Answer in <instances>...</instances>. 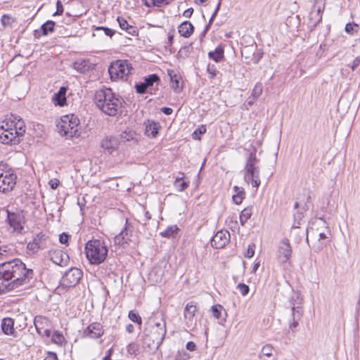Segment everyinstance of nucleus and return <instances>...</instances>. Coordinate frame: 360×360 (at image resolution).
<instances>
[{
    "instance_id": "1a4fd4ad",
    "label": "nucleus",
    "mask_w": 360,
    "mask_h": 360,
    "mask_svg": "<svg viewBox=\"0 0 360 360\" xmlns=\"http://www.w3.org/2000/svg\"><path fill=\"white\" fill-rule=\"evenodd\" d=\"M134 226L129 223L128 219H126L124 229L115 237V243L119 245L124 246L132 241Z\"/></svg>"
},
{
    "instance_id": "f704fd0d",
    "label": "nucleus",
    "mask_w": 360,
    "mask_h": 360,
    "mask_svg": "<svg viewBox=\"0 0 360 360\" xmlns=\"http://www.w3.org/2000/svg\"><path fill=\"white\" fill-rule=\"evenodd\" d=\"M179 231V228L176 225H172L168 226L164 231L160 233L162 237L169 238L173 237L175 233Z\"/></svg>"
},
{
    "instance_id": "4c0bfd02",
    "label": "nucleus",
    "mask_w": 360,
    "mask_h": 360,
    "mask_svg": "<svg viewBox=\"0 0 360 360\" xmlns=\"http://www.w3.org/2000/svg\"><path fill=\"white\" fill-rule=\"evenodd\" d=\"M251 215L252 211L250 208L247 207L243 210L240 214V221L241 224L244 225V224L251 217Z\"/></svg>"
},
{
    "instance_id": "f257e3e1",
    "label": "nucleus",
    "mask_w": 360,
    "mask_h": 360,
    "mask_svg": "<svg viewBox=\"0 0 360 360\" xmlns=\"http://www.w3.org/2000/svg\"><path fill=\"white\" fill-rule=\"evenodd\" d=\"M34 276L20 259H14L0 264V295L28 284Z\"/></svg>"
},
{
    "instance_id": "bf43d9fd",
    "label": "nucleus",
    "mask_w": 360,
    "mask_h": 360,
    "mask_svg": "<svg viewBox=\"0 0 360 360\" xmlns=\"http://www.w3.org/2000/svg\"><path fill=\"white\" fill-rule=\"evenodd\" d=\"M359 65H360V56H357L352 62L351 69L354 70Z\"/></svg>"
},
{
    "instance_id": "13d9d810",
    "label": "nucleus",
    "mask_w": 360,
    "mask_h": 360,
    "mask_svg": "<svg viewBox=\"0 0 360 360\" xmlns=\"http://www.w3.org/2000/svg\"><path fill=\"white\" fill-rule=\"evenodd\" d=\"M59 241L62 244H68V233L63 232L59 236Z\"/></svg>"
},
{
    "instance_id": "ea45409f",
    "label": "nucleus",
    "mask_w": 360,
    "mask_h": 360,
    "mask_svg": "<svg viewBox=\"0 0 360 360\" xmlns=\"http://www.w3.org/2000/svg\"><path fill=\"white\" fill-rule=\"evenodd\" d=\"M182 179L183 176L176 177L174 181V186H176L179 191H183L188 186V183L183 181Z\"/></svg>"
},
{
    "instance_id": "5fc2aeb1",
    "label": "nucleus",
    "mask_w": 360,
    "mask_h": 360,
    "mask_svg": "<svg viewBox=\"0 0 360 360\" xmlns=\"http://www.w3.org/2000/svg\"><path fill=\"white\" fill-rule=\"evenodd\" d=\"M255 247V245L254 244L249 245L248 248L247 249V251L244 255L245 257L250 258L254 256Z\"/></svg>"
},
{
    "instance_id": "473e14b6",
    "label": "nucleus",
    "mask_w": 360,
    "mask_h": 360,
    "mask_svg": "<svg viewBox=\"0 0 360 360\" xmlns=\"http://www.w3.org/2000/svg\"><path fill=\"white\" fill-rule=\"evenodd\" d=\"M160 77L157 74H152L145 77L144 82L148 89L151 91L153 89V84L160 82Z\"/></svg>"
},
{
    "instance_id": "2f4dec72",
    "label": "nucleus",
    "mask_w": 360,
    "mask_h": 360,
    "mask_svg": "<svg viewBox=\"0 0 360 360\" xmlns=\"http://www.w3.org/2000/svg\"><path fill=\"white\" fill-rule=\"evenodd\" d=\"M15 135L17 138L22 136L25 132V125L21 119H19L18 122L14 124V128H13Z\"/></svg>"
},
{
    "instance_id": "f8f14e48",
    "label": "nucleus",
    "mask_w": 360,
    "mask_h": 360,
    "mask_svg": "<svg viewBox=\"0 0 360 360\" xmlns=\"http://www.w3.org/2000/svg\"><path fill=\"white\" fill-rule=\"evenodd\" d=\"M82 126L80 124L79 117L72 114L69 117V137L80 139L82 137Z\"/></svg>"
},
{
    "instance_id": "09e8293b",
    "label": "nucleus",
    "mask_w": 360,
    "mask_h": 360,
    "mask_svg": "<svg viewBox=\"0 0 360 360\" xmlns=\"http://www.w3.org/2000/svg\"><path fill=\"white\" fill-rule=\"evenodd\" d=\"M131 36H138L139 30L136 26L129 25L125 30Z\"/></svg>"
},
{
    "instance_id": "5701e85b",
    "label": "nucleus",
    "mask_w": 360,
    "mask_h": 360,
    "mask_svg": "<svg viewBox=\"0 0 360 360\" xmlns=\"http://www.w3.org/2000/svg\"><path fill=\"white\" fill-rule=\"evenodd\" d=\"M68 115H65L56 120V131L61 136L68 134Z\"/></svg>"
},
{
    "instance_id": "393cba45",
    "label": "nucleus",
    "mask_w": 360,
    "mask_h": 360,
    "mask_svg": "<svg viewBox=\"0 0 360 360\" xmlns=\"http://www.w3.org/2000/svg\"><path fill=\"white\" fill-rule=\"evenodd\" d=\"M68 87L65 86H61L58 93L55 94L53 96V102L56 105L64 106L66 104V92Z\"/></svg>"
},
{
    "instance_id": "4be33fe9",
    "label": "nucleus",
    "mask_w": 360,
    "mask_h": 360,
    "mask_svg": "<svg viewBox=\"0 0 360 360\" xmlns=\"http://www.w3.org/2000/svg\"><path fill=\"white\" fill-rule=\"evenodd\" d=\"M72 68L79 73H84L92 68V63L89 60L80 58L73 63Z\"/></svg>"
},
{
    "instance_id": "338daca9",
    "label": "nucleus",
    "mask_w": 360,
    "mask_h": 360,
    "mask_svg": "<svg viewBox=\"0 0 360 360\" xmlns=\"http://www.w3.org/2000/svg\"><path fill=\"white\" fill-rule=\"evenodd\" d=\"M44 360H58L57 356L55 353L49 352V356Z\"/></svg>"
},
{
    "instance_id": "a211bd4d",
    "label": "nucleus",
    "mask_w": 360,
    "mask_h": 360,
    "mask_svg": "<svg viewBox=\"0 0 360 360\" xmlns=\"http://www.w3.org/2000/svg\"><path fill=\"white\" fill-rule=\"evenodd\" d=\"M51 260L56 264L60 266H66L68 265V253L64 252L62 250L56 249L49 252Z\"/></svg>"
},
{
    "instance_id": "052dcab7",
    "label": "nucleus",
    "mask_w": 360,
    "mask_h": 360,
    "mask_svg": "<svg viewBox=\"0 0 360 360\" xmlns=\"http://www.w3.org/2000/svg\"><path fill=\"white\" fill-rule=\"evenodd\" d=\"M186 348L189 351H194L196 349V345L192 341H189L186 345Z\"/></svg>"
},
{
    "instance_id": "cd10ccee",
    "label": "nucleus",
    "mask_w": 360,
    "mask_h": 360,
    "mask_svg": "<svg viewBox=\"0 0 360 360\" xmlns=\"http://www.w3.org/2000/svg\"><path fill=\"white\" fill-rule=\"evenodd\" d=\"M14 326V320L11 318H4L1 321V329L4 334L6 335H15V330L13 328Z\"/></svg>"
},
{
    "instance_id": "20e7f679",
    "label": "nucleus",
    "mask_w": 360,
    "mask_h": 360,
    "mask_svg": "<svg viewBox=\"0 0 360 360\" xmlns=\"http://www.w3.org/2000/svg\"><path fill=\"white\" fill-rule=\"evenodd\" d=\"M108 252V248L103 240L92 239L86 243V257L91 264L103 263L107 257Z\"/></svg>"
},
{
    "instance_id": "8fccbe9b",
    "label": "nucleus",
    "mask_w": 360,
    "mask_h": 360,
    "mask_svg": "<svg viewBox=\"0 0 360 360\" xmlns=\"http://www.w3.org/2000/svg\"><path fill=\"white\" fill-rule=\"evenodd\" d=\"M117 20L119 23L120 27L124 31L126 30L127 27L129 25L128 22L122 17H120V16L117 17Z\"/></svg>"
},
{
    "instance_id": "58836bf2",
    "label": "nucleus",
    "mask_w": 360,
    "mask_h": 360,
    "mask_svg": "<svg viewBox=\"0 0 360 360\" xmlns=\"http://www.w3.org/2000/svg\"><path fill=\"white\" fill-rule=\"evenodd\" d=\"M128 317L131 321L139 324V326H141L142 319H141V316L139 314V313H137L136 311H134V310L129 311Z\"/></svg>"
},
{
    "instance_id": "a878e982",
    "label": "nucleus",
    "mask_w": 360,
    "mask_h": 360,
    "mask_svg": "<svg viewBox=\"0 0 360 360\" xmlns=\"http://www.w3.org/2000/svg\"><path fill=\"white\" fill-rule=\"evenodd\" d=\"M178 31L181 36L188 38L194 31V26L190 21H184L178 27Z\"/></svg>"
},
{
    "instance_id": "aec40b11",
    "label": "nucleus",
    "mask_w": 360,
    "mask_h": 360,
    "mask_svg": "<svg viewBox=\"0 0 360 360\" xmlns=\"http://www.w3.org/2000/svg\"><path fill=\"white\" fill-rule=\"evenodd\" d=\"M196 311L197 307L193 302H190L186 304L184 315L187 326H190L193 325Z\"/></svg>"
},
{
    "instance_id": "a19ab883",
    "label": "nucleus",
    "mask_w": 360,
    "mask_h": 360,
    "mask_svg": "<svg viewBox=\"0 0 360 360\" xmlns=\"http://www.w3.org/2000/svg\"><path fill=\"white\" fill-rule=\"evenodd\" d=\"M67 276H68V271H65L63 274L62 279L60 280V286H58V288L56 289L58 291V293H60L63 290L67 291V290H66V288L68 286L67 283H66V282H68Z\"/></svg>"
},
{
    "instance_id": "de8ad7c7",
    "label": "nucleus",
    "mask_w": 360,
    "mask_h": 360,
    "mask_svg": "<svg viewBox=\"0 0 360 360\" xmlns=\"http://www.w3.org/2000/svg\"><path fill=\"white\" fill-rule=\"evenodd\" d=\"M237 288L239 290L243 296L247 295L250 291L249 286L245 283H239L237 286Z\"/></svg>"
},
{
    "instance_id": "7c9ffc66",
    "label": "nucleus",
    "mask_w": 360,
    "mask_h": 360,
    "mask_svg": "<svg viewBox=\"0 0 360 360\" xmlns=\"http://www.w3.org/2000/svg\"><path fill=\"white\" fill-rule=\"evenodd\" d=\"M233 191H235L236 194H234L232 197L233 201L236 205L241 204L243 200L245 198V192L244 191V188L242 187L235 186H233Z\"/></svg>"
},
{
    "instance_id": "e433bc0d",
    "label": "nucleus",
    "mask_w": 360,
    "mask_h": 360,
    "mask_svg": "<svg viewBox=\"0 0 360 360\" xmlns=\"http://www.w3.org/2000/svg\"><path fill=\"white\" fill-rule=\"evenodd\" d=\"M51 336L52 341L56 344L61 345L65 341V338L63 335L58 331H54L53 333H51Z\"/></svg>"
},
{
    "instance_id": "9b49d317",
    "label": "nucleus",
    "mask_w": 360,
    "mask_h": 360,
    "mask_svg": "<svg viewBox=\"0 0 360 360\" xmlns=\"http://www.w3.org/2000/svg\"><path fill=\"white\" fill-rule=\"evenodd\" d=\"M6 221L10 225V227L13 229V231L16 233H22V231L24 229L22 225V215L20 213L11 212L9 210H6Z\"/></svg>"
},
{
    "instance_id": "dca6fc26",
    "label": "nucleus",
    "mask_w": 360,
    "mask_h": 360,
    "mask_svg": "<svg viewBox=\"0 0 360 360\" xmlns=\"http://www.w3.org/2000/svg\"><path fill=\"white\" fill-rule=\"evenodd\" d=\"M104 333L103 326L98 322H94L86 327L83 332V336L93 339L101 338Z\"/></svg>"
},
{
    "instance_id": "6e6d98bb",
    "label": "nucleus",
    "mask_w": 360,
    "mask_h": 360,
    "mask_svg": "<svg viewBox=\"0 0 360 360\" xmlns=\"http://www.w3.org/2000/svg\"><path fill=\"white\" fill-rule=\"evenodd\" d=\"M206 131V128L204 126H202L200 128H198L194 131L193 133V138L194 139H199L200 137L197 136L198 134H203Z\"/></svg>"
},
{
    "instance_id": "69168bd1",
    "label": "nucleus",
    "mask_w": 360,
    "mask_h": 360,
    "mask_svg": "<svg viewBox=\"0 0 360 360\" xmlns=\"http://www.w3.org/2000/svg\"><path fill=\"white\" fill-rule=\"evenodd\" d=\"M310 200H311V196L309 195H308L307 197V201H306L304 207H302V209L304 211L308 210L309 209V204L310 203Z\"/></svg>"
},
{
    "instance_id": "c756f323",
    "label": "nucleus",
    "mask_w": 360,
    "mask_h": 360,
    "mask_svg": "<svg viewBox=\"0 0 360 360\" xmlns=\"http://www.w3.org/2000/svg\"><path fill=\"white\" fill-rule=\"evenodd\" d=\"M139 138V135L131 129H126L120 134V140L122 141H137Z\"/></svg>"
},
{
    "instance_id": "39448f33",
    "label": "nucleus",
    "mask_w": 360,
    "mask_h": 360,
    "mask_svg": "<svg viewBox=\"0 0 360 360\" xmlns=\"http://www.w3.org/2000/svg\"><path fill=\"white\" fill-rule=\"evenodd\" d=\"M259 160L256 157L255 152H251L247 159L245 166V181L251 184L252 187L257 188L260 184L259 168L257 166Z\"/></svg>"
},
{
    "instance_id": "a18cd8bd",
    "label": "nucleus",
    "mask_w": 360,
    "mask_h": 360,
    "mask_svg": "<svg viewBox=\"0 0 360 360\" xmlns=\"http://www.w3.org/2000/svg\"><path fill=\"white\" fill-rule=\"evenodd\" d=\"M27 249L32 252H37L40 248L39 240L35 238L32 242H30L27 246Z\"/></svg>"
},
{
    "instance_id": "4d7b16f0",
    "label": "nucleus",
    "mask_w": 360,
    "mask_h": 360,
    "mask_svg": "<svg viewBox=\"0 0 360 360\" xmlns=\"http://www.w3.org/2000/svg\"><path fill=\"white\" fill-rule=\"evenodd\" d=\"M1 22L4 26L9 25H11V17L8 15H4L1 17Z\"/></svg>"
},
{
    "instance_id": "9d476101",
    "label": "nucleus",
    "mask_w": 360,
    "mask_h": 360,
    "mask_svg": "<svg viewBox=\"0 0 360 360\" xmlns=\"http://www.w3.org/2000/svg\"><path fill=\"white\" fill-rule=\"evenodd\" d=\"M34 324L37 332L41 336L51 337V323L49 320L43 316H36L34 319Z\"/></svg>"
},
{
    "instance_id": "774afa93",
    "label": "nucleus",
    "mask_w": 360,
    "mask_h": 360,
    "mask_svg": "<svg viewBox=\"0 0 360 360\" xmlns=\"http://www.w3.org/2000/svg\"><path fill=\"white\" fill-rule=\"evenodd\" d=\"M126 330L128 333H132L134 331V326L131 323H129L127 325Z\"/></svg>"
},
{
    "instance_id": "680f3d73",
    "label": "nucleus",
    "mask_w": 360,
    "mask_h": 360,
    "mask_svg": "<svg viewBox=\"0 0 360 360\" xmlns=\"http://www.w3.org/2000/svg\"><path fill=\"white\" fill-rule=\"evenodd\" d=\"M56 6H57V10L56 11V13H54V15H59L60 13H63V6L61 4V1H58L56 2Z\"/></svg>"
},
{
    "instance_id": "f3484780",
    "label": "nucleus",
    "mask_w": 360,
    "mask_h": 360,
    "mask_svg": "<svg viewBox=\"0 0 360 360\" xmlns=\"http://www.w3.org/2000/svg\"><path fill=\"white\" fill-rule=\"evenodd\" d=\"M120 145L119 140L115 136H106L101 141V147L105 153L112 154L117 151Z\"/></svg>"
},
{
    "instance_id": "e2e57ef3",
    "label": "nucleus",
    "mask_w": 360,
    "mask_h": 360,
    "mask_svg": "<svg viewBox=\"0 0 360 360\" xmlns=\"http://www.w3.org/2000/svg\"><path fill=\"white\" fill-rule=\"evenodd\" d=\"M193 8H189L186 9V11H184L183 15L187 18H189L193 15Z\"/></svg>"
},
{
    "instance_id": "f03ea898",
    "label": "nucleus",
    "mask_w": 360,
    "mask_h": 360,
    "mask_svg": "<svg viewBox=\"0 0 360 360\" xmlns=\"http://www.w3.org/2000/svg\"><path fill=\"white\" fill-rule=\"evenodd\" d=\"M167 333L166 321L150 319L146 325L141 338L142 347L148 352L155 353L162 345Z\"/></svg>"
},
{
    "instance_id": "7ed1b4c3",
    "label": "nucleus",
    "mask_w": 360,
    "mask_h": 360,
    "mask_svg": "<svg viewBox=\"0 0 360 360\" xmlns=\"http://www.w3.org/2000/svg\"><path fill=\"white\" fill-rule=\"evenodd\" d=\"M94 100L96 107L105 115L116 116L121 112L123 99L110 88L103 86L97 90Z\"/></svg>"
},
{
    "instance_id": "412c9836",
    "label": "nucleus",
    "mask_w": 360,
    "mask_h": 360,
    "mask_svg": "<svg viewBox=\"0 0 360 360\" xmlns=\"http://www.w3.org/2000/svg\"><path fill=\"white\" fill-rule=\"evenodd\" d=\"M168 75L170 77L171 86L176 93H180L183 89L181 75L176 74L174 70H168Z\"/></svg>"
},
{
    "instance_id": "864d4df0",
    "label": "nucleus",
    "mask_w": 360,
    "mask_h": 360,
    "mask_svg": "<svg viewBox=\"0 0 360 360\" xmlns=\"http://www.w3.org/2000/svg\"><path fill=\"white\" fill-rule=\"evenodd\" d=\"M354 27H358V25L354 22H348L345 25V30L347 33L352 34Z\"/></svg>"
},
{
    "instance_id": "49530a36",
    "label": "nucleus",
    "mask_w": 360,
    "mask_h": 360,
    "mask_svg": "<svg viewBox=\"0 0 360 360\" xmlns=\"http://www.w3.org/2000/svg\"><path fill=\"white\" fill-rule=\"evenodd\" d=\"M207 72L210 75V78L213 79L217 75V68L214 65L209 63L207 66Z\"/></svg>"
},
{
    "instance_id": "ddd939ff",
    "label": "nucleus",
    "mask_w": 360,
    "mask_h": 360,
    "mask_svg": "<svg viewBox=\"0 0 360 360\" xmlns=\"http://www.w3.org/2000/svg\"><path fill=\"white\" fill-rule=\"evenodd\" d=\"M290 307L291 308V320L289 321V328L295 331L299 325V321L303 314L302 307L299 304H295L292 301L290 302Z\"/></svg>"
},
{
    "instance_id": "c85d7f7f",
    "label": "nucleus",
    "mask_w": 360,
    "mask_h": 360,
    "mask_svg": "<svg viewBox=\"0 0 360 360\" xmlns=\"http://www.w3.org/2000/svg\"><path fill=\"white\" fill-rule=\"evenodd\" d=\"M208 57L215 61L220 62L224 58V49L221 45L217 46L214 51L208 53Z\"/></svg>"
},
{
    "instance_id": "0eeeda50",
    "label": "nucleus",
    "mask_w": 360,
    "mask_h": 360,
    "mask_svg": "<svg viewBox=\"0 0 360 360\" xmlns=\"http://www.w3.org/2000/svg\"><path fill=\"white\" fill-rule=\"evenodd\" d=\"M0 142L3 144H17L20 142V138L15 135L8 122H3L0 124Z\"/></svg>"
},
{
    "instance_id": "79ce46f5",
    "label": "nucleus",
    "mask_w": 360,
    "mask_h": 360,
    "mask_svg": "<svg viewBox=\"0 0 360 360\" xmlns=\"http://www.w3.org/2000/svg\"><path fill=\"white\" fill-rule=\"evenodd\" d=\"M139 346L135 342H131L127 345V352L131 355H137L139 353Z\"/></svg>"
},
{
    "instance_id": "423d86ee",
    "label": "nucleus",
    "mask_w": 360,
    "mask_h": 360,
    "mask_svg": "<svg viewBox=\"0 0 360 360\" xmlns=\"http://www.w3.org/2000/svg\"><path fill=\"white\" fill-rule=\"evenodd\" d=\"M131 67L127 60H118L111 63L108 68L110 77L113 81L127 80Z\"/></svg>"
},
{
    "instance_id": "4468645a",
    "label": "nucleus",
    "mask_w": 360,
    "mask_h": 360,
    "mask_svg": "<svg viewBox=\"0 0 360 360\" xmlns=\"http://www.w3.org/2000/svg\"><path fill=\"white\" fill-rule=\"evenodd\" d=\"M292 255V249L287 238H283L278 246L277 257L279 262L282 264L286 263L290 258Z\"/></svg>"
},
{
    "instance_id": "72a5a7b5",
    "label": "nucleus",
    "mask_w": 360,
    "mask_h": 360,
    "mask_svg": "<svg viewBox=\"0 0 360 360\" xmlns=\"http://www.w3.org/2000/svg\"><path fill=\"white\" fill-rule=\"evenodd\" d=\"M55 22L52 20H48L41 26V32L42 35H47L49 32L54 30Z\"/></svg>"
},
{
    "instance_id": "b1692460",
    "label": "nucleus",
    "mask_w": 360,
    "mask_h": 360,
    "mask_svg": "<svg viewBox=\"0 0 360 360\" xmlns=\"http://www.w3.org/2000/svg\"><path fill=\"white\" fill-rule=\"evenodd\" d=\"M160 129V124L154 121L148 120L145 122V134L150 138L156 137Z\"/></svg>"
},
{
    "instance_id": "603ef678",
    "label": "nucleus",
    "mask_w": 360,
    "mask_h": 360,
    "mask_svg": "<svg viewBox=\"0 0 360 360\" xmlns=\"http://www.w3.org/2000/svg\"><path fill=\"white\" fill-rule=\"evenodd\" d=\"M11 249L6 245L0 246V258L4 259L7 257Z\"/></svg>"
},
{
    "instance_id": "0e129e2a",
    "label": "nucleus",
    "mask_w": 360,
    "mask_h": 360,
    "mask_svg": "<svg viewBox=\"0 0 360 360\" xmlns=\"http://www.w3.org/2000/svg\"><path fill=\"white\" fill-rule=\"evenodd\" d=\"M161 112L167 115H169L173 112V110L169 107H163L161 108Z\"/></svg>"
},
{
    "instance_id": "c03bdc74",
    "label": "nucleus",
    "mask_w": 360,
    "mask_h": 360,
    "mask_svg": "<svg viewBox=\"0 0 360 360\" xmlns=\"http://www.w3.org/2000/svg\"><path fill=\"white\" fill-rule=\"evenodd\" d=\"M135 89L136 92L141 94H146V92H150L144 82L136 84Z\"/></svg>"
},
{
    "instance_id": "3c124183",
    "label": "nucleus",
    "mask_w": 360,
    "mask_h": 360,
    "mask_svg": "<svg viewBox=\"0 0 360 360\" xmlns=\"http://www.w3.org/2000/svg\"><path fill=\"white\" fill-rule=\"evenodd\" d=\"M313 225H317L321 226L326 229L327 232L330 233V230L326 226V222L323 218H317L315 219V221L312 223Z\"/></svg>"
},
{
    "instance_id": "6e6552de",
    "label": "nucleus",
    "mask_w": 360,
    "mask_h": 360,
    "mask_svg": "<svg viewBox=\"0 0 360 360\" xmlns=\"http://www.w3.org/2000/svg\"><path fill=\"white\" fill-rule=\"evenodd\" d=\"M17 176L11 170L6 171L0 176V191L7 193L11 191L16 184Z\"/></svg>"
},
{
    "instance_id": "6ab92c4d",
    "label": "nucleus",
    "mask_w": 360,
    "mask_h": 360,
    "mask_svg": "<svg viewBox=\"0 0 360 360\" xmlns=\"http://www.w3.org/2000/svg\"><path fill=\"white\" fill-rule=\"evenodd\" d=\"M83 276V272L80 269L71 268L69 269V294H73V288L77 285Z\"/></svg>"
},
{
    "instance_id": "37998d69",
    "label": "nucleus",
    "mask_w": 360,
    "mask_h": 360,
    "mask_svg": "<svg viewBox=\"0 0 360 360\" xmlns=\"http://www.w3.org/2000/svg\"><path fill=\"white\" fill-rule=\"evenodd\" d=\"M262 93V85L260 83L255 84V87L252 91V97L253 99H257Z\"/></svg>"
},
{
    "instance_id": "c9c22d12",
    "label": "nucleus",
    "mask_w": 360,
    "mask_h": 360,
    "mask_svg": "<svg viewBox=\"0 0 360 360\" xmlns=\"http://www.w3.org/2000/svg\"><path fill=\"white\" fill-rule=\"evenodd\" d=\"M94 31L97 32L98 35H99L100 32H103L105 35H106L110 38L115 33V31L114 30L106 27H103V26L96 27L94 28Z\"/></svg>"
},
{
    "instance_id": "2eb2a0df",
    "label": "nucleus",
    "mask_w": 360,
    "mask_h": 360,
    "mask_svg": "<svg viewBox=\"0 0 360 360\" xmlns=\"http://www.w3.org/2000/svg\"><path fill=\"white\" fill-rule=\"evenodd\" d=\"M230 240V233L228 231H219L212 237L211 245L215 249L224 248Z\"/></svg>"
},
{
    "instance_id": "bb28decb",
    "label": "nucleus",
    "mask_w": 360,
    "mask_h": 360,
    "mask_svg": "<svg viewBox=\"0 0 360 360\" xmlns=\"http://www.w3.org/2000/svg\"><path fill=\"white\" fill-rule=\"evenodd\" d=\"M211 311L213 316L219 320V323H223L226 321V312L221 304H215L211 307Z\"/></svg>"
}]
</instances>
